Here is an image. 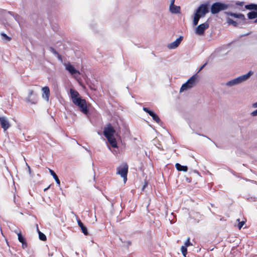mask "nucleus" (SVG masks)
Wrapping results in <instances>:
<instances>
[{
  "mask_svg": "<svg viewBox=\"0 0 257 257\" xmlns=\"http://www.w3.org/2000/svg\"><path fill=\"white\" fill-rule=\"evenodd\" d=\"M0 124L5 131H7L11 126L8 119L5 116H0Z\"/></svg>",
  "mask_w": 257,
  "mask_h": 257,
  "instance_id": "obj_13",
  "label": "nucleus"
},
{
  "mask_svg": "<svg viewBox=\"0 0 257 257\" xmlns=\"http://www.w3.org/2000/svg\"><path fill=\"white\" fill-rule=\"evenodd\" d=\"M209 12L208 6L206 4L201 5L196 10L194 14L193 24L194 26L197 25L199 19L204 17Z\"/></svg>",
  "mask_w": 257,
  "mask_h": 257,
  "instance_id": "obj_2",
  "label": "nucleus"
},
{
  "mask_svg": "<svg viewBox=\"0 0 257 257\" xmlns=\"http://www.w3.org/2000/svg\"><path fill=\"white\" fill-rule=\"evenodd\" d=\"M180 9L181 8L179 6H177L175 5L169 7L170 11L172 14L180 13Z\"/></svg>",
  "mask_w": 257,
  "mask_h": 257,
  "instance_id": "obj_16",
  "label": "nucleus"
},
{
  "mask_svg": "<svg viewBox=\"0 0 257 257\" xmlns=\"http://www.w3.org/2000/svg\"><path fill=\"white\" fill-rule=\"evenodd\" d=\"M206 65V63H205L204 64H203L199 69V71H198V72H199V71H200Z\"/></svg>",
  "mask_w": 257,
  "mask_h": 257,
  "instance_id": "obj_34",
  "label": "nucleus"
},
{
  "mask_svg": "<svg viewBox=\"0 0 257 257\" xmlns=\"http://www.w3.org/2000/svg\"><path fill=\"white\" fill-rule=\"evenodd\" d=\"M150 115L152 117L153 120H155L157 123L160 124L162 122L159 117L154 111L151 112Z\"/></svg>",
  "mask_w": 257,
  "mask_h": 257,
  "instance_id": "obj_21",
  "label": "nucleus"
},
{
  "mask_svg": "<svg viewBox=\"0 0 257 257\" xmlns=\"http://www.w3.org/2000/svg\"><path fill=\"white\" fill-rule=\"evenodd\" d=\"M208 28L209 24L207 22L200 24L196 27L195 31V34L199 36H202L204 35L205 31Z\"/></svg>",
  "mask_w": 257,
  "mask_h": 257,
  "instance_id": "obj_9",
  "label": "nucleus"
},
{
  "mask_svg": "<svg viewBox=\"0 0 257 257\" xmlns=\"http://www.w3.org/2000/svg\"><path fill=\"white\" fill-rule=\"evenodd\" d=\"M128 171V166L126 164L117 168L116 173L123 178V181L125 182L127 180V174Z\"/></svg>",
  "mask_w": 257,
  "mask_h": 257,
  "instance_id": "obj_8",
  "label": "nucleus"
},
{
  "mask_svg": "<svg viewBox=\"0 0 257 257\" xmlns=\"http://www.w3.org/2000/svg\"><path fill=\"white\" fill-rule=\"evenodd\" d=\"M175 0H170V6H172L174 5Z\"/></svg>",
  "mask_w": 257,
  "mask_h": 257,
  "instance_id": "obj_33",
  "label": "nucleus"
},
{
  "mask_svg": "<svg viewBox=\"0 0 257 257\" xmlns=\"http://www.w3.org/2000/svg\"><path fill=\"white\" fill-rule=\"evenodd\" d=\"M56 55L57 56V57L59 59V60H62V58H61V56H60V55L58 53Z\"/></svg>",
  "mask_w": 257,
  "mask_h": 257,
  "instance_id": "obj_35",
  "label": "nucleus"
},
{
  "mask_svg": "<svg viewBox=\"0 0 257 257\" xmlns=\"http://www.w3.org/2000/svg\"><path fill=\"white\" fill-rule=\"evenodd\" d=\"M228 8V5L223 3L216 2L213 4L211 7V12L212 14L218 13L219 12Z\"/></svg>",
  "mask_w": 257,
  "mask_h": 257,
  "instance_id": "obj_6",
  "label": "nucleus"
},
{
  "mask_svg": "<svg viewBox=\"0 0 257 257\" xmlns=\"http://www.w3.org/2000/svg\"><path fill=\"white\" fill-rule=\"evenodd\" d=\"M37 230H38V233H39V239L41 240H43V241H45L46 239H47V237H46V236L42 232H41L39 229L38 228H37Z\"/></svg>",
  "mask_w": 257,
  "mask_h": 257,
  "instance_id": "obj_23",
  "label": "nucleus"
},
{
  "mask_svg": "<svg viewBox=\"0 0 257 257\" xmlns=\"http://www.w3.org/2000/svg\"><path fill=\"white\" fill-rule=\"evenodd\" d=\"M147 183H145V184L144 185V186H143V188H142V190H144V189H145V188L146 187V186H147Z\"/></svg>",
  "mask_w": 257,
  "mask_h": 257,
  "instance_id": "obj_38",
  "label": "nucleus"
},
{
  "mask_svg": "<svg viewBox=\"0 0 257 257\" xmlns=\"http://www.w3.org/2000/svg\"><path fill=\"white\" fill-rule=\"evenodd\" d=\"M42 97L47 102L49 101L50 96V90L48 86H45L42 88Z\"/></svg>",
  "mask_w": 257,
  "mask_h": 257,
  "instance_id": "obj_15",
  "label": "nucleus"
},
{
  "mask_svg": "<svg viewBox=\"0 0 257 257\" xmlns=\"http://www.w3.org/2000/svg\"><path fill=\"white\" fill-rule=\"evenodd\" d=\"M253 72L249 71L246 74L240 76L236 78L228 81L226 85L228 86L231 87L240 84L241 83L245 81L253 74Z\"/></svg>",
  "mask_w": 257,
  "mask_h": 257,
  "instance_id": "obj_3",
  "label": "nucleus"
},
{
  "mask_svg": "<svg viewBox=\"0 0 257 257\" xmlns=\"http://www.w3.org/2000/svg\"><path fill=\"white\" fill-rule=\"evenodd\" d=\"M254 23H257V18L255 20V21H254Z\"/></svg>",
  "mask_w": 257,
  "mask_h": 257,
  "instance_id": "obj_40",
  "label": "nucleus"
},
{
  "mask_svg": "<svg viewBox=\"0 0 257 257\" xmlns=\"http://www.w3.org/2000/svg\"><path fill=\"white\" fill-rule=\"evenodd\" d=\"M143 109L144 111H145L146 112L148 113L149 115L150 114L151 112H152L153 111L150 110L147 107H144L143 108Z\"/></svg>",
  "mask_w": 257,
  "mask_h": 257,
  "instance_id": "obj_28",
  "label": "nucleus"
},
{
  "mask_svg": "<svg viewBox=\"0 0 257 257\" xmlns=\"http://www.w3.org/2000/svg\"><path fill=\"white\" fill-rule=\"evenodd\" d=\"M73 103L78 106L80 110L84 114H87L88 112L86 105V102L85 99H82L80 97L72 100Z\"/></svg>",
  "mask_w": 257,
  "mask_h": 257,
  "instance_id": "obj_5",
  "label": "nucleus"
},
{
  "mask_svg": "<svg viewBox=\"0 0 257 257\" xmlns=\"http://www.w3.org/2000/svg\"><path fill=\"white\" fill-rule=\"evenodd\" d=\"M236 4L238 5H239V6H242L243 5V3L242 2L237 3H236Z\"/></svg>",
  "mask_w": 257,
  "mask_h": 257,
  "instance_id": "obj_37",
  "label": "nucleus"
},
{
  "mask_svg": "<svg viewBox=\"0 0 257 257\" xmlns=\"http://www.w3.org/2000/svg\"><path fill=\"white\" fill-rule=\"evenodd\" d=\"M228 15L234 17V18L237 19L238 20L242 21V24H246V19L244 15L242 14H236L231 12H225Z\"/></svg>",
  "mask_w": 257,
  "mask_h": 257,
  "instance_id": "obj_12",
  "label": "nucleus"
},
{
  "mask_svg": "<svg viewBox=\"0 0 257 257\" xmlns=\"http://www.w3.org/2000/svg\"><path fill=\"white\" fill-rule=\"evenodd\" d=\"M49 50L55 55L58 53V52L52 47L49 48Z\"/></svg>",
  "mask_w": 257,
  "mask_h": 257,
  "instance_id": "obj_30",
  "label": "nucleus"
},
{
  "mask_svg": "<svg viewBox=\"0 0 257 257\" xmlns=\"http://www.w3.org/2000/svg\"><path fill=\"white\" fill-rule=\"evenodd\" d=\"M78 224L79 226L81 228L82 232L86 235L88 234V232L87 231V229L85 226L83 224V223L80 220H78Z\"/></svg>",
  "mask_w": 257,
  "mask_h": 257,
  "instance_id": "obj_19",
  "label": "nucleus"
},
{
  "mask_svg": "<svg viewBox=\"0 0 257 257\" xmlns=\"http://www.w3.org/2000/svg\"><path fill=\"white\" fill-rule=\"evenodd\" d=\"M247 10H252L247 14V17L249 19H254L257 18V5L250 4L245 6Z\"/></svg>",
  "mask_w": 257,
  "mask_h": 257,
  "instance_id": "obj_7",
  "label": "nucleus"
},
{
  "mask_svg": "<svg viewBox=\"0 0 257 257\" xmlns=\"http://www.w3.org/2000/svg\"><path fill=\"white\" fill-rule=\"evenodd\" d=\"M186 180L188 181V182H190V181L189 180V179H188V178H186Z\"/></svg>",
  "mask_w": 257,
  "mask_h": 257,
  "instance_id": "obj_44",
  "label": "nucleus"
},
{
  "mask_svg": "<svg viewBox=\"0 0 257 257\" xmlns=\"http://www.w3.org/2000/svg\"><path fill=\"white\" fill-rule=\"evenodd\" d=\"M47 189H48V188H46V189H44V190L45 191V190H46Z\"/></svg>",
  "mask_w": 257,
  "mask_h": 257,
  "instance_id": "obj_45",
  "label": "nucleus"
},
{
  "mask_svg": "<svg viewBox=\"0 0 257 257\" xmlns=\"http://www.w3.org/2000/svg\"><path fill=\"white\" fill-rule=\"evenodd\" d=\"M227 21L229 25H232L234 27H237L239 24H242V21L239 20L234 21L229 18H227Z\"/></svg>",
  "mask_w": 257,
  "mask_h": 257,
  "instance_id": "obj_17",
  "label": "nucleus"
},
{
  "mask_svg": "<svg viewBox=\"0 0 257 257\" xmlns=\"http://www.w3.org/2000/svg\"><path fill=\"white\" fill-rule=\"evenodd\" d=\"M53 253H50V252H49V253H48V255H49V256H53Z\"/></svg>",
  "mask_w": 257,
  "mask_h": 257,
  "instance_id": "obj_39",
  "label": "nucleus"
},
{
  "mask_svg": "<svg viewBox=\"0 0 257 257\" xmlns=\"http://www.w3.org/2000/svg\"><path fill=\"white\" fill-rule=\"evenodd\" d=\"M49 172L51 174V175L53 177L54 179H55L57 184L60 186V181L57 176V175L56 174V173L51 169H49Z\"/></svg>",
  "mask_w": 257,
  "mask_h": 257,
  "instance_id": "obj_22",
  "label": "nucleus"
},
{
  "mask_svg": "<svg viewBox=\"0 0 257 257\" xmlns=\"http://www.w3.org/2000/svg\"><path fill=\"white\" fill-rule=\"evenodd\" d=\"M245 222L244 221H242L241 222H239L238 224V227L240 229L243 226V225L244 224Z\"/></svg>",
  "mask_w": 257,
  "mask_h": 257,
  "instance_id": "obj_29",
  "label": "nucleus"
},
{
  "mask_svg": "<svg viewBox=\"0 0 257 257\" xmlns=\"http://www.w3.org/2000/svg\"><path fill=\"white\" fill-rule=\"evenodd\" d=\"M252 106L253 108H256L257 107V102H255V103H253L252 105Z\"/></svg>",
  "mask_w": 257,
  "mask_h": 257,
  "instance_id": "obj_36",
  "label": "nucleus"
},
{
  "mask_svg": "<svg viewBox=\"0 0 257 257\" xmlns=\"http://www.w3.org/2000/svg\"><path fill=\"white\" fill-rule=\"evenodd\" d=\"M28 168H29V172L30 173L31 172V169H30V168L29 166H28Z\"/></svg>",
  "mask_w": 257,
  "mask_h": 257,
  "instance_id": "obj_41",
  "label": "nucleus"
},
{
  "mask_svg": "<svg viewBox=\"0 0 257 257\" xmlns=\"http://www.w3.org/2000/svg\"><path fill=\"white\" fill-rule=\"evenodd\" d=\"M251 115L252 116H257V109L250 113Z\"/></svg>",
  "mask_w": 257,
  "mask_h": 257,
  "instance_id": "obj_31",
  "label": "nucleus"
},
{
  "mask_svg": "<svg viewBox=\"0 0 257 257\" xmlns=\"http://www.w3.org/2000/svg\"><path fill=\"white\" fill-rule=\"evenodd\" d=\"M1 35L3 40L6 41V42H9L11 41V38L7 36L6 34L2 33Z\"/></svg>",
  "mask_w": 257,
  "mask_h": 257,
  "instance_id": "obj_24",
  "label": "nucleus"
},
{
  "mask_svg": "<svg viewBox=\"0 0 257 257\" xmlns=\"http://www.w3.org/2000/svg\"><path fill=\"white\" fill-rule=\"evenodd\" d=\"M186 180L188 181V182H190V181L189 180V179H188V178H186Z\"/></svg>",
  "mask_w": 257,
  "mask_h": 257,
  "instance_id": "obj_43",
  "label": "nucleus"
},
{
  "mask_svg": "<svg viewBox=\"0 0 257 257\" xmlns=\"http://www.w3.org/2000/svg\"><path fill=\"white\" fill-rule=\"evenodd\" d=\"M18 234V239L19 240L20 242H21V243L23 242H24L25 241V239L24 238V237L23 236V235H22L21 233H17Z\"/></svg>",
  "mask_w": 257,
  "mask_h": 257,
  "instance_id": "obj_25",
  "label": "nucleus"
},
{
  "mask_svg": "<svg viewBox=\"0 0 257 257\" xmlns=\"http://www.w3.org/2000/svg\"><path fill=\"white\" fill-rule=\"evenodd\" d=\"M186 180L188 181V182H190V181L189 180V179H188V178H186Z\"/></svg>",
  "mask_w": 257,
  "mask_h": 257,
  "instance_id": "obj_42",
  "label": "nucleus"
},
{
  "mask_svg": "<svg viewBox=\"0 0 257 257\" xmlns=\"http://www.w3.org/2000/svg\"><path fill=\"white\" fill-rule=\"evenodd\" d=\"M181 251H182V254H183V255L185 257H186V255L187 254V247L186 246H182L181 247Z\"/></svg>",
  "mask_w": 257,
  "mask_h": 257,
  "instance_id": "obj_26",
  "label": "nucleus"
},
{
  "mask_svg": "<svg viewBox=\"0 0 257 257\" xmlns=\"http://www.w3.org/2000/svg\"><path fill=\"white\" fill-rule=\"evenodd\" d=\"M22 247H23V248H25L27 247V244L26 241H25L24 242H22Z\"/></svg>",
  "mask_w": 257,
  "mask_h": 257,
  "instance_id": "obj_32",
  "label": "nucleus"
},
{
  "mask_svg": "<svg viewBox=\"0 0 257 257\" xmlns=\"http://www.w3.org/2000/svg\"><path fill=\"white\" fill-rule=\"evenodd\" d=\"M26 101L32 104H36L38 101V97L37 94L34 93L33 90L29 91V94L26 98Z\"/></svg>",
  "mask_w": 257,
  "mask_h": 257,
  "instance_id": "obj_10",
  "label": "nucleus"
},
{
  "mask_svg": "<svg viewBox=\"0 0 257 257\" xmlns=\"http://www.w3.org/2000/svg\"><path fill=\"white\" fill-rule=\"evenodd\" d=\"M198 76L197 74L191 76L185 83H184L180 89V92L188 90L194 87L197 84Z\"/></svg>",
  "mask_w": 257,
  "mask_h": 257,
  "instance_id": "obj_4",
  "label": "nucleus"
},
{
  "mask_svg": "<svg viewBox=\"0 0 257 257\" xmlns=\"http://www.w3.org/2000/svg\"><path fill=\"white\" fill-rule=\"evenodd\" d=\"M115 131L113 126L108 123L104 127L103 135L106 138L109 143L113 148H117V143L114 135Z\"/></svg>",
  "mask_w": 257,
  "mask_h": 257,
  "instance_id": "obj_1",
  "label": "nucleus"
},
{
  "mask_svg": "<svg viewBox=\"0 0 257 257\" xmlns=\"http://www.w3.org/2000/svg\"><path fill=\"white\" fill-rule=\"evenodd\" d=\"M175 167L177 170L179 171L187 172L188 170V167L186 166H182L179 163L175 164Z\"/></svg>",
  "mask_w": 257,
  "mask_h": 257,
  "instance_id": "obj_20",
  "label": "nucleus"
},
{
  "mask_svg": "<svg viewBox=\"0 0 257 257\" xmlns=\"http://www.w3.org/2000/svg\"><path fill=\"white\" fill-rule=\"evenodd\" d=\"M192 245V244L190 242V238H188V239H187V240L185 242V246H186L187 247H188V246H189V245Z\"/></svg>",
  "mask_w": 257,
  "mask_h": 257,
  "instance_id": "obj_27",
  "label": "nucleus"
},
{
  "mask_svg": "<svg viewBox=\"0 0 257 257\" xmlns=\"http://www.w3.org/2000/svg\"><path fill=\"white\" fill-rule=\"evenodd\" d=\"M183 36H180L175 41L169 44L167 47L169 49H174L178 47L183 40Z\"/></svg>",
  "mask_w": 257,
  "mask_h": 257,
  "instance_id": "obj_14",
  "label": "nucleus"
},
{
  "mask_svg": "<svg viewBox=\"0 0 257 257\" xmlns=\"http://www.w3.org/2000/svg\"><path fill=\"white\" fill-rule=\"evenodd\" d=\"M64 65L66 70H67L72 75L78 76L80 75L79 71L77 70L70 63H64Z\"/></svg>",
  "mask_w": 257,
  "mask_h": 257,
  "instance_id": "obj_11",
  "label": "nucleus"
},
{
  "mask_svg": "<svg viewBox=\"0 0 257 257\" xmlns=\"http://www.w3.org/2000/svg\"><path fill=\"white\" fill-rule=\"evenodd\" d=\"M70 94L72 100L80 97L79 93L76 90L72 88L70 90Z\"/></svg>",
  "mask_w": 257,
  "mask_h": 257,
  "instance_id": "obj_18",
  "label": "nucleus"
}]
</instances>
